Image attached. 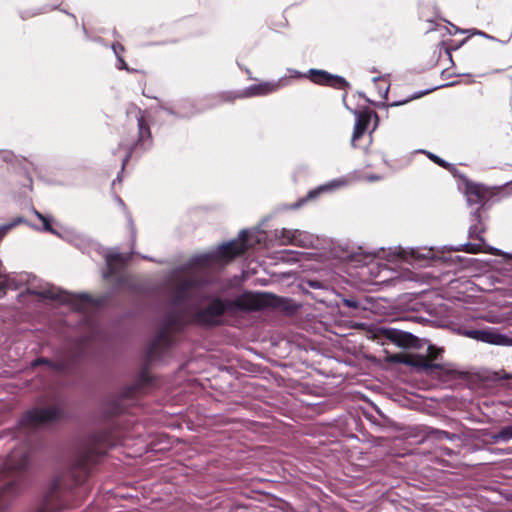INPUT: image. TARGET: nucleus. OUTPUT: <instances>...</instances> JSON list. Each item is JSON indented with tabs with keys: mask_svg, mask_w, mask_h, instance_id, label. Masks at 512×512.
Wrapping results in <instances>:
<instances>
[{
	"mask_svg": "<svg viewBox=\"0 0 512 512\" xmlns=\"http://www.w3.org/2000/svg\"><path fill=\"white\" fill-rule=\"evenodd\" d=\"M29 451L26 445L14 449L0 465V512H5L9 506L10 498L15 493V482L8 473L20 472L28 467Z\"/></svg>",
	"mask_w": 512,
	"mask_h": 512,
	"instance_id": "1",
	"label": "nucleus"
},
{
	"mask_svg": "<svg viewBox=\"0 0 512 512\" xmlns=\"http://www.w3.org/2000/svg\"><path fill=\"white\" fill-rule=\"evenodd\" d=\"M97 455L98 453L92 447H86L78 453L69 472L75 483L81 482L86 477Z\"/></svg>",
	"mask_w": 512,
	"mask_h": 512,
	"instance_id": "4",
	"label": "nucleus"
},
{
	"mask_svg": "<svg viewBox=\"0 0 512 512\" xmlns=\"http://www.w3.org/2000/svg\"><path fill=\"white\" fill-rule=\"evenodd\" d=\"M308 77L311 81L317 84H329L334 80V77L323 70L311 69Z\"/></svg>",
	"mask_w": 512,
	"mask_h": 512,
	"instance_id": "18",
	"label": "nucleus"
},
{
	"mask_svg": "<svg viewBox=\"0 0 512 512\" xmlns=\"http://www.w3.org/2000/svg\"><path fill=\"white\" fill-rule=\"evenodd\" d=\"M226 308H229L228 304L225 305L221 300L215 299L207 308L198 312L197 320L201 324L205 325L217 324L219 323V319Z\"/></svg>",
	"mask_w": 512,
	"mask_h": 512,
	"instance_id": "6",
	"label": "nucleus"
},
{
	"mask_svg": "<svg viewBox=\"0 0 512 512\" xmlns=\"http://www.w3.org/2000/svg\"><path fill=\"white\" fill-rule=\"evenodd\" d=\"M410 363L408 365L415 367L418 370L429 371L432 369L440 368L439 364H433L428 358L422 355H410Z\"/></svg>",
	"mask_w": 512,
	"mask_h": 512,
	"instance_id": "17",
	"label": "nucleus"
},
{
	"mask_svg": "<svg viewBox=\"0 0 512 512\" xmlns=\"http://www.w3.org/2000/svg\"><path fill=\"white\" fill-rule=\"evenodd\" d=\"M466 193L470 202L477 203L486 198L487 189L480 184H468Z\"/></svg>",
	"mask_w": 512,
	"mask_h": 512,
	"instance_id": "15",
	"label": "nucleus"
},
{
	"mask_svg": "<svg viewBox=\"0 0 512 512\" xmlns=\"http://www.w3.org/2000/svg\"><path fill=\"white\" fill-rule=\"evenodd\" d=\"M390 361L408 365L410 363L409 361H411V360H410L409 354H394V355L390 356Z\"/></svg>",
	"mask_w": 512,
	"mask_h": 512,
	"instance_id": "22",
	"label": "nucleus"
},
{
	"mask_svg": "<svg viewBox=\"0 0 512 512\" xmlns=\"http://www.w3.org/2000/svg\"><path fill=\"white\" fill-rule=\"evenodd\" d=\"M342 303L346 307L353 308V309H357L360 306L359 302L355 299L344 298V299H342Z\"/></svg>",
	"mask_w": 512,
	"mask_h": 512,
	"instance_id": "26",
	"label": "nucleus"
},
{
	"mask_svg": "<svg viewBox=\"0 0 512 512\" xmlns=\"http://www.w3.org/2000/svg\"><path fill=\"white\" fill-rule=\"evenodd\" d=\"M198 286V281L193 277H186L178 283L174 290V302L176 305L189 300Z\"/></svg>",
	"mask_w": 512,
	"mask_h": 512,
	"instance_id": "7",
	"label": "nucleus"
},
{
	"mask_svg": "<svg viewBox=\"0 0 512 512\" xmlns=\"http://www.w3.org/2000/svg\"><path fill=\"white\" fill-rule=\"evenodd\" d=\"M40 363H48V362H47L46 360H44V359H39V360H36V361L34 362V365H38V364H40Z\"/></svg>",
	"mask_w": 512,
	"mask_h": 512,
	"instance_id": "31",
	"label": "nucleus"
},
{
	"mask_svg": "<svg viewBox=\"0 0 512 512\" xmlns=\"http://www.w3.org/2000/svg\"><path fill=\"white\" fill-rule=\"evenodd\" d=\"M35 214H36V216H37V217L42 221V223H43V225H44V229H45L46 231H49V232H52V233H54V232H55V231L53 230V228L51 227V224H50L49 219H48L46 216H44L43 214H41V213H39V212H37V211H35Z\"/></svg>",
	"mask_w": 512,
	"mask_h": 512,
	"instance_id": "24",
	"label": "nucleus"
},
{
	"mask_svg": "<svg viewBox=\"0 0 512 512\" xmlns=\"http://www.w3.org/2000/svg\"><path fill=\"white\" fill-rule=\"evenodd\" d=\"M512 439V426H505L497 433L490 435L491 443L508 442Z\"/></svg>",
	"mask_w": 512,
	"mask_h": 512,
	"instance_id": "19",
	"label": "nucleus"
},
{
	"mask_svg": "<svg viewBox=\"0 0 512 512\" xmlns=\"http://www.w3.org/2000/svg\"><path fill=\"white\" fill-rule=\"evenodd\" d=\"M239 95H243V92H223L219 95V99L221 102H233L235 99L240 98Z\"/></svg>",
	"mask_w": 512,
	"mask_h": 512,
	"instance_id": "21",
	"label": "nucleus"
},
{
	"mask_svg": "<svg viewBox=\"0 0 512 512\" xmlns=\"http://www.w3.org/2000/svg\"><path fill=\"white\" fill-rule=\"evenodd\" d=\"M464 335L468 338L493 345L508 346L512 344L511 339L503 334L495 332L492 329L466 330Z\"/></svg>",
	"mask_w": 512,
	"mask_h": 512,
	"instance_id": "5",
	"label": "nucleus"
},
{
	"mask_svg": "<svg viewBox=\"0 0 512 512\" xmlns=\"http://www.w3.org/2000/svg\"><path fill=\"white\" fill-rule=\"evenodd\" d=\"M435 161L438 162V164H441V161H439V159L435 158Z\"/></svg>",
	"mask_w": 512,
	"mask_h": 512,
	"instance_id": "36",
	"label": "nucleus"
},
{
	"mask_svg": "<svg viewBox=\"0 0 512 512\" xmlns=\"http://www.w3.org/2000/svg\"><path fill=\"white\" fill-rule=\"evenodd\" d=\"M119 62H120V65H119V68L120 69H126V70H129L125 61L123 59H119Z\"/></svg>",
	"mask_w": 512,
	"mask_h": 512,
	"instance_id": "30",
	"label": "nucleus"
},
{
	"mask_svg": "<svg viewBox=\"0 0 512 512\" xmlns=\"http://www.w3.org/2000/svg\"><path fill=\"white\" fill-rule=\"evenodd\" d=\"M248 239L247 231L243 230L239 233V237L236 240H232L226 244L218 247V249L210 254H204L197 258V262L201 265H209L211 263H227L231 261L237 255L242 254L247 246L246 241Z\"/></svg>",
	"mask_w": 512,
	"mask_h": 512,
	"instance_id": "2",
	"label": "nucleus"
},
{
	"mask_svg": "<svg viewBox=\"0 0 512 512\" xmlns=\"http://www.w3.org/2000/svg\"><path fill=\"white\" fill-rule=\"evenodd\" d=\"M21 222V219H18L17 221L15 222H12L10 224H6V225H3L0 227V239L10 230L12 229L14 226L17 225V223Z\"/></svg>",
	"mask_w": 512,
	"mask_h": 512,
	"instance_id": "25",
	"label": "nucleus"
},
{
	"mask_svg": "<svg viewBox=\"0 0 512 512\" xmlns=\"http://www.w3.org/2000/svg\"><path fill=\"white\" fill-rule=\"evenodd\" d=\"M435 161L438 162V164H441V161H439V159L435 158Z\"/></svg>",
	"mask_w": 512,
	"mask_h": 512,
	"instance_id": "35",
	"label": "nucleus"
},
{
	"mask_svg": "<svg viewBox=\"0 0 512 512\" xmlns=\"http://www.w3.org/2000/svg\"><path fill=\"white\" fill-rule=\"evenodd\" d=\"M436 433V437L437 439H449V440H453L456 436L455 435H451L449 434L448 432L446 431H442V430H437L435 431Z\"/></svg>",
	"mask_w": 512,
	"mask_h": 512,
	"instance_id": "27",
	"label": "nucleus"
},
{
	"mask_svg": "<svg viewBox=\"0 0 512 512\" xmlns=\"http://www.w3.org/2000/svg\"><path fill=\"white\" fill-rule=\"evenodd\" d=\"M280 87L279 82H264L258 85H253L243 92L239 97H250L256 95H266L275 92Z\"/></svg>",
	"mask_w": 512,
	"mask_h": 512,
	"instance_id": "12",
	"label": "nucleus"
},
{
	"mask_svg": "<svg viewBox=\"0 0 512 512\" xmlns=\"http://www.w3.org/2000/svg\"><path fill=\"white\" fill-rule=\"evenodd\" d=\"M279 300L268 293L247 292L228 303L229 309L259 310L268 306H277Z\"/></svg>",
	"mask_w": 512,
	"mask_h": 512,
	"instance_id": "3",
	"label": "nucleus"
},
{
	"mask_svg": "<svg viewBox=\"0 0 512 512\" xmlns=\"http://www.w3.org/2000/svg\"><path fill=\"white\" fill-rule=\"evenodd\" d=\"M385 335L391 342L403 348L415 347L418 343L417 337L411 333L397 329H389L386 331Z\"/></svg>",
	"mask_w": 512,
	"mask_h": 512,
	"instance_id": "8",
	"label": "nucleus"
},
{
	"mask_svg": "<svg viewBox=\"0 0 512 512\" xmlns=\"http://www.w3.org/2000/svg\"><path fill=\"white\" fill-rule=\"evenodd\" d=\"M441 353H442V349L437 348L434 345H429L428 346V355L426 358H428L429 361L431 362L432 360L436 359L438 357V355Z\"/></svg>",
	"mask_w": 512,
	"mask_h": 512,
	"instance_id": "23",
	"label": "nucleus"
},
{
	"mask_svg": "<svg viewBox=\"0 0 512 512\" xmlns=\"http://www.w3.org/2000/svg\"><path fill=\"white\" fill-rule=\"evenodd\" d=\"M455 32H463V33H466V32H481L480 30H477V29H459V28H456V31Z\"/></svg>",
	"mask_w": 512,
	"mask_h": 512,
	"instance_id": "28",
	"label": "nucleus"
},
{
	"mask_svg": "<svg viewBox=\"0 0 512 512\" xmlns=\"http://www.w3.org/2000/svg\"><path fill=\"white\" fill-rule=\"evenodd\" d=\"M59 415V409L56 407H49L44 409H37L28 414L29 422L34 425H41L56 419Z\"/></svg>",
	"mask_w": 512,
	"mask_h": 512,
	"instance_id": "10",
	"label": "nucleus"
},
{
	"mask_svg": "<svg viewBox=\"0 0 512 512\" xmlns=\"http://www.w3.org/2000/svg\"><path fill=\"white\" fill-rule=\"evenodd\" d=\"M147 380H148V376H146V375L141 376V379H140L141 382L147 381Z\"/></svg>",
	"mask_w": 512,
	"mask_h": 512,
	"instance_id": "32",
	"label": "nucleus"
},
{
	"mask_svg": "<svg viewBox=\"0 0 512 512\" xmlns=\"http://www.w3.org/2000/svg\"><path fill=\"white\" fill-rule=\"evenodd\" d=\"M106 264L109 267L110 273L116 269L118 264H122L125 258L121 254L109 253L105 257Z\"/></svg>",
	"mask_w": 512,
	"mask_h": 512,
	"instance_id": "20",
	"label": "nucleus"
},
{
	"mask_svg": "<svg viewBox=\"0 0 512 512\" xmlns=\"http://www.w3.org/2000/svg\"><path fill=\"white\" fill-rule=\"evenodd\" d=\"M39 512H46V510L42 509V510H40Z\"/></svg>",
	"mask_w": 512,
	"mask_h": 512,
	"instance_id": "37",
	"label": "nucleus"
},
{
	"mask_svg": "<svg viewBox=\"0 0 512 512\" xmlns=\"http://www.w3.org/2000/svg\"><path fill=\"white\" fill-rule=\"evenodd\" d=\"M504 378H505V379L512 378V374H511V375H510V374H505V375H504Z\"/></svg>",
	"mask_w": 512,
	"mask_h": 512,
	"instance_id": "33",
	"label": "nucleus"
},
{
	"mask_svg": "<svg viewBox=\"0 0 512 512\" xmlns=\"http://www.w3.org/2000/svg\"><path fill=\"white\" fill-rule=\"evenodd\" d=\"M372 119L377 122L378 116L375 112L364 111L358 114L352 135V145L365 133Z\"/></svg>",
	"mask_w": 512,
	"mask_h": 512,
	"instance_id": "11",
	"label": "nucleus"
},
{
	"mask_svg": "<svg viewBox=\"0 0 512 512\" xmlns=\"http://www.w3.org/2000/svg\"><path fill=\"white\" fill-rule=\"evenodd\" d=\"M277 236L282 244L285 245L292 244L298 246H306L309 241L308 235L300 230L283 228L277 233Z\"/></svg>",
	"mask_w": 512,
	"mask_h": 512,
	"instance_id": "9",
	"label": "nucleus"
},
{
	"mask_svg": "<svg viewBox=\"0 0 512 512\" xmlns=\"http://www.w3.org/2000/svg\"><path fill=\"white\" fill-rule=\"evenodd\" d=\"M349 183V180L347 178H339V179H335V180H332L324 185H321L320 187H318L317 189H314L312 191H310L308 194H307V199H314L315 197H317L319 195V193L321 192H324V191H332V190H335V189H338V188H341V187H344L346 186L347 184Z\"/></svg>",
	"mask_w": 512,
	"mask_h": 512,
	"instance_id": "13",
	"label": "nucleus"
},
{
	"mask_svg": "<svg viewBox=\"0 0 512 512\" xmlns=\"http://www.w3.org/2000/svg\"><path fill=\"white\" fill-rule=\"evenodd\" d=\"M437 28L436 27H433V28H430L429 31H433V30H436Z\"/></svg>",
	"mask_w": 512,
	"mask_h": 512,
	"instance_id": "34",
	"label": "nucleus"
},
{
	"mask_svg": "<svg viewBox=\"0 0 512 512\" xmlns=\"http://www.w3.org/2000/svg\"><path fill=\"white\" fill-rule=\"evenodd\" d=\"M33 293H35L41 297H44V298L60 300L62 302H69L72 300L71 295H69L65 292H61L54 287L42 289L40 291H34Z\"/></svg>",
	"mask_w": 512,
	"mask_h": 512,
	"instance_id": "16",
	"label": "nucleus"
},
{
	"mask_svg": "<svg viewBox=\"0 0 512 512\" xmlns=\"http://www.w3.org/2000/svg\"><path fill=\"white\" fill-rule=\"evenodd\" d=\"M171 342L170 336L168 332L163 331L161 332L158 337L155 339L154 343L152 344L150 350H149V357L151 359H156L159 357L158 349L166 348L169 346Z\"/></svg>",
	"mask_w": 512,
	"mask_h": 512,
	"instance_id": "14",
	"label": "nucleus"
},
{
	"mask_svg": "<svg viewBox=\"0 0 512 512\" xmlns=\"http://www.w3.org/2000/svg\"><path fill=\"white\" fill-rule=\"evenodd\" d=\"M183 322H184V321H182V320H172V319H171V320H169V322H168V326H169L170 328H172L174 325H176V324H178V323H179V324H181V323H183Z\"/></svg>",
	"mask_w": 512,
	"mask_h": 512,
	"instance_id": "29",
	"label": "nucleus"
}]
</instances>
